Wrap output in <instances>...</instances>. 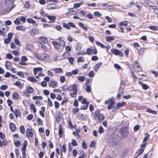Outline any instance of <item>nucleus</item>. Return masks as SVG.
Returning a JSON list of instances; mask_svg holds the SVG:
<instances>
[{
  "instance_id": "nucleus-1",
  "label": "nucleus",
  "mask_w": 158,
  "mask_h": 158,
  "mask_svg": "<svg viewBox=\"0 0 158 158\" xmlns=\"http://www.w3.org/2000/svg\"><path fill=\"white\" fill-rule=\"evenodd\" d=\"M34 89L32 87L30 86H27L25 90L23 91V93L26 96L28 97L30 96V94L32 93L34 91Z\"/></svg>"
},
{
  "instance_id": "nucleus-2",
  "label": "nucleus",
  "mask_w": 158,
  "mask_h": 158,
  "mask_svg": "<svg viewBox=\"0 0 158 158\" xmlns=\"http://www.w3.org/2000/svg\"><path fill=\"white\" fill-rule=\"evenodd\" d=\"M119 133L123 137H126L128 135V129L127 127H122L119 129Z\"/></svg>"
},
{
  "instance_id": "nucleus-3",
  "label": "nucleus",
  "mask_w": 158,
  "mask_h": 158,
  "mask_svg": "<svg viewBox=\"0 0 158 158\" xmlns=\"http://www.w3.org/2000/svg\"><path fill=\"white\" fill-rule=\"evenodd\" d=\"M63 89L65 91L66 90H68L69 91H73L75 92H77V89L76 85L74 84L72 85H70L68 88H65V86H63L62 87Z\"/></svg>"
},
{
  "instance_id": "nucleus-4",
  "label": "nucleus",
  "mask_w": 158,
  "mask_h": 158,
  "mask_svg": "<svg viewBox=\"0 0 158 158\" xmlns=\"http://www.w3.org/2000/svg\"><path fill=\"white\" fill-rule=\"evenodd\" d=\"M146 145V143H144L141 145L140 148L137 150L136 152V154H138V156H139L143 152Z\"/></svg>"
},
{
  "instance_id": "nucleus-5",
  "label": "nucleus",
  "mask_w": 158,
  "mask_h": 158,
  "mask_svg": "<svg viewBox=\"0 0 158 158\" xmlns=\"http://www.w3.org/2000/svg\"><path fill=\"white\" fill-rule=\"evenodd\" d=\"M14 0H6L5 4L7 6L10 8V10L9 12L12 9L13 7L12 6L13 2Z\"/></svg>"
},
{
  "instance_id": "nucleus-6",
  "label": "nucleus",
  "mask_w": 158,
  "mask_h": 158,
  "mask_svg": "<svg viewBox=\"0 0 158 158\" xmlns=\"http://www.w3.org/2000/svg\"><path fill=\"white\" fill-rule=\"evenodd\" d=\"M111 51L115 55H119L121 57L123 56V53L117 49L114 48Z\"/></svg>"
},
{
  "instance_id": "nucleus-7",
  "label": "nucleus",
  "mask_w": 158,
  "mask_h": 158,
  "mask_svg": "<svg viewBox=\"0 0 158 158\" xmlns=\"http://www.w3.org/2000/svg\"><path fill=\"white\" fill-rule=\"evenodd\" d=\"M38 33V30L35 28H33L30 31V34L31 36L34 37L35 35Z\"/></svg>"
},
{
  "instance_id": "nucleus-8",
  "label": "nucleus",
  "mask_w": 158,
  "mask_h": 158,
  "mask_svg": "<svg viewBox=\"0 0 158 158\" xmlns=\"http://www.w3.org/2000/svg\"><path fill=\"white\" fill-rule=\"evenodd\" d=\"M26 134L28 137H32L33 136V133L32 130L31 129H27L26 131Z\"/></svg>"
},
{
  "instance_id": "nucleus-9",
  "label": "nucleus",
  "mask_w": 158,
  "mask_h": 158,
  "mask_svg": "<svg viewBox=\"0 0 158 158\" xmlns=\"http://www.w3.org/2000/svg\"><path fill=\"white\" fill-rule=\"evenodd\" d=\"M49 85L50 87L55 88L57 86V83L56 81L51 80L49 83Z\"/></svg>"
},
{
  "instance_id": "nucleus-10",
  "label": "nucleus",
  "mask_w": 158,
  "mask_h": 158,
  "mask_svg": "<svg viewBox=\"0 0 158 158\" xmlns=\"http://www.w3.org/2000/svg\"><path fill=\"white\" fill-rule=\"evenodd\" d=\"M56 4L55 3H52L49 4L47 5V8L48 9H53L56 8Z\"/></svg>"
},
{
  "instance_id": "nucleus-11",
  "label": "nucleus",
  "mask_w": 158,
  "mask_h": 158,
  "mask_svg": "<svg viewBox=\"0 0 158 158\" xmlns=\"http://www.w3.org/2000/svg\"><path fill=\"white\" fill-rule=\"evenodd\" d=\"M47 17L48 19L50 20L51 22L53 23L55 21V20L56 18L55 16L48 15Z\"/></svg>"
},
{
  "instance_id": "nucleus-12",
  "label": "nucleus",
  "mask_w": 158,
  "mask_h": 158,
  "mask_svg": "<svg viewBox=\"0 0 158 158\" xmlns=\"http://www.w3.org/2000/svg\"><path fill=\"white\" fill-rule=\"evenodd\" d=\"M52 70L55 72L56 73H61L63 71V69L60 68H54L52 69Z\"/></svg>"
},
{
  "instance_id": "nucleus-13",
  "label": "nucleus",
  "mask_w": 158,
  "mask_h": 158,
  "mask_svg": "<svg viewBox=\"0 0 158 158\" xmlns=\"http://www.w3.org/2000/svg\"><path fill=\"white\" fill-rule=\"evenodd\" d=\"M16 29L18 30L25 31H26V28L24 26H18L16 27Z\"/></svg>"
},
{
  "instance_id": "nucleus-14",
  "label": "nucleus",
  "mask_w": 158,
  "mask_h": 158,
  "mask_svg": "<svg viewBox=\"0 0 158 158\" xmlns=\"http://www.w3.org/2000/svg\"><path fill=\"white\" fill-rule=\"evenodd\" d=\"M150 135L148 133H147L145 134V136L143 141V143H146V142L149 139Z\"/></svg>"
},
{
  "instance_id": "nucleus-15",
  "label": "nucleus",
  "mask_w": 158,
  "mask_h": 158,
  "mask_svg": "<svg viewBox=\"0 0 158 158\" xmlns=\"http://www.w3.org/2000/svg\"><path fill=\"white\" fill-rule=\"evenodd\" d=\"M9 127L10 129L12 131H15L16 129V127L15 124L13 123H10L9 124Z\"/></svg>"
},
{
  "instance_id": "nucleus-16",
  "label": "nucleus",
  "mask_w": 158,
  "mask_h": 158,
  "mask_svg": "<svg viewBox=\"0 0 158 158\" xmlns=\"http://www.w3.org/2000/svg\"><path fill=\"white\" fill-rule=\"evenodd\" d=\"M49 58L48 56L44 54H40V59L46 60Z\"/></svg>"
},
{
  "instance_id": "nucleus-17",
  "label": "nucleus",
  "mask_w": 158,
  "mask_h": 158,
  "mask_svg": "<svg viewBox=\"0 0 158 158\" xmlns=\"http://www.w3.org/2000/svg\"><path fill=\"white\" fill-rule=\"evenodd\" d=\"M52 44L54 45V47L55 49L58 50L59 48V45L58 42L56 41L52 42Z\"/></svg>"
},
{
  "instance_id": "nucleus-18",
  "label": "nucleus",
  "mask_w": 158,
  "mask_h": 158,
  "mask_svg": "<svg viewBox=\"0 0 158 158\" xmlns=\"http://www.w3.org/2000/svg\"><path fill=\"white\" fill-rule=\"evenodd\" d=\"M27 21L29 23H32L35 26H37V23H36L35 21L32 19L28 18L27 19Z\"/></svg>"
},
{
  "instance_id": "nucleus-19",
  "label": "nucleus",
  "mask_w": 158,
  "mask_h": 158,
  "mask_svg": "<svg viewBox=\"0 0 158 158\" xmlns=\"http://www.w3.org/2000/svg\"><path fill=\"white\" fill-rule=\"evenodd\" d=\"M102 64V63L101 62H98L96 64L94 68V70L95 71H97L98 69L101 66Z\"/></svg>"
},
{
  "instance_id": "nucleus-20",
  "label": "nucleus",
  "mask_w": 158,
  "mask_h": 158,
  "mask_svg": "<svg viewBox=\"0 0 158 158\" xmlns=\"http://www.w3.org/2000/svg\"><path fill=\"white\" fill-rule=\"evenodd\" d=\"M27 80L32 82H37V80L35 79L33 77H31L30 76H29L27 77Z\"/></svg>"
},
{
  "instance_id": "nucleus-21",
  "label": "nucleus",
  "mask_w": 158,
  "mask_h": 158,
  "mask_svg": "<svg viewBox=\"0 0 158 158\" xmlns=\"http://www.w3.org/2000/svg\"><path fill=\"white\" fill-rule=\"evenodd\" d=\"M126 103L125 102H122L121 103H118L116 105V109H119V107L123 106Z\"/></svg>"
},
{
  "instance_id": "nucleus-22",
  "label": "nucleus",
  "mask_w": 158,
  "mask_h": 158,
  "mask_svg": "<svg viewBox=\"0 0 158 158\" xmlns=\"http://www.w3.org/2000/svg\"><path fill=\"white\" fill-rule=\"evenodd\" d=\"M114 38L112 36H107L106 37V40L108 42H110L114 40Z\"/></svg>"
},
{
  "instance_id": "nucleus-23",
  "label": "nucleus",
  "mask_w": 158,
  "mask_h": 158,
  "mask_svg": "<svg viewBox=\"0 0 158 158\" xmlns=\"http://www.w3.org/2000/svg\"><path fill=\"white\" fill-rule=\"evenodd\" d=\"M146 111L153 114H156V111L155 110H153L150 108H148L146 110Z\"/></svg>"
},
{
  "instance_id": "nucleus-24",
  "label": "nucleus",
  "mask_w": 158,
  "mask_h": 158,
  "mask_svg": "<svg viewBox=\"0 0 158 158\" xmlns=\"http://www.w3.org/2000/svg\"><path fill=\"white\" fill-rule=\"evenodd\" d=\"M139 83L142 86L143 88L144 89H147L148 88V86L147 85L144 84L143 82H139Z\"/></svg>"
},
{
  "instance_id": "nucleus-25",
  "label": "nucleus",
  "mask_w": 158,
  "mask_h": 158,
  "mask_svg": "<svg viewBox=\"0 0 158 158\" xmlns=\"http://www.w3.org/2000/svg\"><path fill=\"white\" fill-rule=\"evenodd\" d=\"M77 13V10L76 9V10H72L70 11V13H66V15H68L69 14H71L72 15H75Z\"/></svg>"
},
{
  "instance_id": "nucleus-26",
  "label": "nucleus",
  "mask_w": 158,
  "mask_h": 158,
  "mask_svg": "<svg viewBox=\"0 0 158 158\" xmlns=\"http://www.w3.org/2000/svg\"><path fill=\"white\" fill-rule=\"evenodd\" d=\"M63 132V131L62 128V126L61 125H60L59 127V134L60 135V137L62 135Z\"/></svg>"
},
{
  "instance_id": "nucleus-27",
  "label": "nucleus",
  "mask_w": 158,
  "mask_h": 158,
  "mask_svg": "<svg viewBox=\"0 0 158 158\" xmlns=\"http://www.w3.org/2000/svg\"><path fill=\"white\" fill-rule=\"evenodd\" d=\"M14 113L15 114V116L16 118H17L18 116H20L21 113L17 109H15Z\"/></svg>"
},
{
  "instance_id": "nucleus-28",
  "label": "nucleus",
  "mask_w": 158,
  "mask_h": 158,
  "mask_svg": "<svg viewBox=\"0 0 158 158\" xmlns=\"http://www.w3.org/2000/svg\"><path fill=\"white\" fill-rule=\"evenodd\" d=\"M60 151L61 152H65L66 151V145L65 144H64L62 145V147L60 148Z\"/></svg>"
},
{
  "instance_id": "nucleus-29",
  "label": "nucleus",
  "mask_w": 158,
  "mask_h": 158,
  "mask_svg": "<svg viewBox=\"0 0 158 158\" xmlns=\"http://www.w3.org/2000/svg\"><path fill=\"white\" fill-rule=\"evenodd\" d=\"M92 49L90 48H88L86 52H85V54H88L89 55H90L92 53Z\"/></svg>"
},
{
  "instance_id": "nucleus-30",
  "label": "nucleus",
  "mask_w": 158,
  "mask_h": 158,
  "mask_svg": "<svg viewBox=\"0 0 158 158\" xmlns=\"http://www.w3.org/2000/svg\"><path fill=\"white\" fill-rule=\"evenodd\" d=\"M136 6L137 9L140 11L141 8V3L140 2H137L136 4Z\"/></svg>"
},
{
  "instance_id": "nucleus-31",
  "label": "nucleus",
  "mask_w": 158,
  "mask_h": 158,
  "mask_svg": "<svg viewBox=\"0 0 158 158\" xmlns=\"http://www.w3.org/2000/svg\"><path fill=\"white\" fill-rule=\"evenodd\" d=\"M69 56L70 53L68 52H65L63 54V57L64 59H66Z\"/></svg>"
},
{
  "instance_id": "nucleus-32",
  "label": "nucleus",
  "mask_w": 158,
  "mask_h": 158,
  "mask_svg": "<svg viewBox=\"0 0 158 158\" xmlns=\"http://www.w3.org/2000/svg\"><path fill=\"white\" fill-rule=\"evenodd\" d=\"M32 46L30 44H27L26 45V49L27 50L31 51L32 49Z\"/></svg>"
},
{
  "instance_id": "nucleus-33",
  "label": "nucleus",
  "mask_w": 158,
  "mask_h": 158,
  "mask_svg": "<svg viewBox=\"0 0 158 158\" xmlns=\"http://www.w3.org/2000/svg\"><path fill=\"white\" fill-rule=\"evenodd\" d=\"M96 44L97 45L100 46L102 48H105L104 45L99 41H96Z\"/></svg>"
},
{
  "instance_id": "nucleus-34",
  "label": "nucleus",
  "mask_w": 158,
  "mask_h": 158,
  "mask_svg": "<svg viewBox=\"0 0 158 158\" xmlns=\"http://www.w3.org/2000/svg\"><path fill=\"white\" fill-rule=\"evenodd\" d=\"M5 66L6 69H9L11 66L10 63L8 61H6Z\"/></svg>"
},
{
  "instance_id": "nucleus-35",
  "label": "nucleus",
  "mask_w": 158,
  "mask_h": 158,
  "mask_svg": "<svg viewBox=\"0 0 158 158\" xmlns=\"http://www.w3.org/2000/svg\"><path fill=\"white\" fill-rule=\"evenodd\" d=\"M20 130L21 133L22 134H24L25 133V128L23 126H21L20 127Z\"/></svg>"
},
{
  "instance_id": "nucleus-36",
  "label": "nucleus",
  "mask_w": 158,
  "mask_h": 158,
  "mask_svg": "<svg viewBox=\"0 0 158 158\" xmlns=\"http://www.w3.org/2000/svg\"><path fill=\"white\" fill-rule=\"evenodd\" d=\"M127 21H122L120 23L118 24V25H120L121 26L122 25H124L125 26H127Z\"/></svg>"
},
{
  "instance_id": "nucleus-37",
  "label": "nucleus",
  "mask_w": 158,
  "mask_h": 158,
  "mask_svg": "<svg viewBox=\"0 0 158 158\" xmlns=\"http://www.w3.org/2000/svg\"><path fill=\"white\" fill-rule=\"evenodd\" d=\"M149 28L150 29L153 30H157L158 31V27H157L155 26H149Z\"/></svg>"
},
{
  "instance_id": "nucleus-38",
  "label": "nucleus",
  "mask_w": 158,
  "mask_h": 158,
  "mask_svg": "<svg viewBox=\"0 0 158 158\" xmlns=\"http://www.w3.org/2000/svg\"><path fill=\"white\" fill-rule=\"evenodd\" d=\"M77 60L78 62H83L85 61V60L83 57L80 56L78 58Z\"/></svg>"
},
{
  "instance_id": "nucleus-39",
  "label": "nucleus",
  "mask_w": 158,
  "mask_h": 158,
  "mask_svg": "<svg viewBox=\"0 0 158 158\" xmlns=\"http://www.w3.org/2000/svg\"><path fill=\"white\" fill-rule=\"evenodd\" d=\"M14 22L16 24H19L21 23L20 20L19 19L17 18L14 21Z\"/></svg>"
},
{
  "instance_id": "nucleus-40",
  "label": "nucleus",
  "mask_w": 158,
  "mask_h": 158,
  "mask_svg": "<svg viewBox=\"0 0 158 158\" xmlns=\"http://www.w3.org/2000/svg\"><path fill=\"white\" fill-rule=\"evenodd\" d=\"M104 118V116L102 114H100L98 116V119L100 121L103 120Z\"/></svg>"
},
{
  "instance_id": "nucleus-41",
  "label": "nucleus",
  "mask_w": 158,
  "mask_h": 158,
  "mask_svg": "<svg viewBox=\"0 0 158 158\" xmlns=\"http://www.w3.org/2000/svg\"><path fill=\"white\" fill-rule=\"evenodd\" d=\"M104 132V131L103 129V127L101 126H100L99 128V130H98V132L99 133H100V134H102V133H103Z\"/></svg>"
},
{
  "instance_id": "nucleus-42",
  "label": "nucleus",
  "mask_w": 158,
  "mask_h": 158,
  "mask_svg": "<svg viewBox=\"0 0 158 158\" xmlns=\"http://www.w3.org/2000/svg\"><path fill=\"white\" fill-rule=\"evenodd\" d=\"M78 80L80 81H83L85 80V77L84 76H79L78 78Z\"/></svg>"
},
{
  "instance_id": "nucleus-43",
  "label": "nucleus",
  "mask_w": 158,
  "mask_h": 158,
  "mask_svg": "<svg viewBox=\"0 0 158 158\" xmlns=\"http://www.w3.org/2000/svg\"><path fill=\"white\" fill-rule=\"evenodd\" d=\"M40 40H41L42 42L44 43H46L48 42V40L46 38L44 37H41L40 38Z\"/></svg>"
},
{
  "instance_id": "nucleus-44",
  "label": "nucleus",
  "mask_w": 158,
  "mask_h": 158,
  "mask_svg": "<svg viewBox=\"0 0 158 158\" xmlns=\"http://www.w3.org/2000/svg\"><path fill=\"white\" fill-rule=\"evenodd\" d=\"M59 44L60 45L63 47H64L65 45V42L63 40H60L59 41Z\"/></svg>"
},
{
  "instance_id": "nucleus-45",
  "label": "nucleus",
  "mask_w": 158,
  "mask_h": 158,
  "mask_svg": "<svg viewBox=\"0 0 158 158\" xmlns=\"http://www.w3.org/2000/svg\"><path fill=\"white\" fill-rule=\"evenodd\" d=\"M40 13L41 14V15H43L44 16H45L47 17V16L48 15L47 14L45 13V12L42 9H41V10Z\"/></svg>"
},
{
  "instance_id": "nucleus-46",
  "label": "nucleus",
  "mask_w": 158,
  "mask_h": 158,
  "mask_svg": "<svg viewBox=\"0 0 158 158\" xmlns=\"http://www.w3.org/2000/svg\"><path fill=\"white\" fill-rule=\"evenodd\" d=\"M63 27L68 29H70L71 28L69 24V23L67 24L65 23H64L63 24Z\"/></svg>"
},
{
  "instance_id": "nucleus-47",
  "label": "nucleus",
  "mask_w": 158,
  "mask_h": 158,
  "mask_svg": "<svg viewBox=\"0 0 158 158\" xmlns=\"http://www.w3.org/2000/svg\"><path fill=\"white\" fill-rule=\"evenodd\" d=\"M31 108L33 112L35 113L36 112V108L33 104H31Z\"/></svg>"
},
{
  "instance_id": "nucleus-48",
  "label": "nucleus",
  "mask_w": 158,
  "mask_h": 158,
  "mask_svg": "<svg viewBox=\"0 0 158 158\" xmlns=\"http://www.w3.org/2000/svg\"><path fill=\"white\" fill-rule=\"evenodd\" d=\"M114 103H113V102L110 103L107 107L108 109H110L113 108L114 106Z\"/></svg>"
},
{
  "instance_id": "nucleus-49",
  "label": "nucleus",
  "mask_w": 158,
  "mask_h": 158,
  "mask_svg": "<svg viewBox=\"0 0 158 158\" xmlns=\"http://www.w3.org/2000/svg\"><path fill=\"white\" fill-rule=\"evenodd\" d=\"M94 14L95 16H97L98 17H100L102 15V14L98 11H95L94 12Z\"/></svg>"
},
{
  "instance_id": "nucleus-50",
  "label": "nucleus",
  "mask_w": 158,
  "mask_h": 158,
  "mask_svg": "<svg viewBox=\"0 0 158 158\" xmlns=\"http://www.w3.org/2000/svg\"><path fill=\"white\" fill-rule=\"evenodd\" d=\"M14 144L15 145L18 147H19L20 145V142L19 140H17L16 142H15Z\"/></svg>"
},
{
  "instance_id": "nucleus-51",
  "label": "nucleus",
  "mask_w": 158,
  "mask_h": 158,
  "mask_svg": "<svg viewBox=\"0 0 158 158\" xmlns=\"http://www.w3.org/2000/svg\"><path fill=\"white\" fill-rule=\"evenodd\" d=\"M8 88V86L6 85H2L0 87V89L2 90H5L6 89Z\"/></svg>"
},
{
  "instance_id": "nucleus-52",
  "label": "nucleus",
  "mask_w": 158,
  "mask_h": 158,
  "mask_svg": "<svg viewBox=\"0 0 158 158\" xmlns=\"http://www.w3.org/2000/svg\"><path fill=\"white\" fill-rule=\"evenodd\" d=\"M72 143L74 146H77V141L74 139H72Z\"/></svg>"
},
{
  "instance_id": "nucleus-53",
  "label": "nucleus",
  "mask_w": 158,
  "mask_h": 158,
  "mask_svg": "<svg viewBox=\"0 0 158 158\" xmlns=\"http://www.w3.org/2000/svg\"><path fill=\"white\" fill-rule=\"evenodd\" d=\"M89 103H87L85 105H83L82 106L81 109L82 110H86L88 106V104Z\"/></svg>"
},
{
  "instance_id": "nucleus-54",
  "label": "nucleus",
  "mask_w": 158,
  "mask_h": 158,
  "mask_svg": "<svg viewBox=\"0 0 158 158\" xmlns=\"http://www.w3.org/2000/svg\"><path fill=\"white\" fill-rule=\"evenodd\" d=\"M28 60L27 58L25 56H23L21 57V61L22 62H25Z\"/></svg>"
},
{
  "instance_id": "nucleus-55",
  "label": "nucleus",
  "mask_w": 158,
  "mask_h": 158,
  "mask_svg": "<svg viewBox=\"0 0 158 158\" xmlns=\"http://www.w3.org/2000/svg\"><path fill=\"white\" fill-rule=\"evenodd\" d=\"M77 92L73 91V92L71 93L70 94V95L72 97H76L77 95Z\"/></svg>"
},
{
  "instance_id": "nucleus-56",
  "label": "nucleus",
  "mask_w": 158,
  "mask_h": 158,
  "mask_svg": "<svg viewBox=\"0 0 158 158\" xmlns=\"http://www.w3.org/2000/svg\"><path fill=\"white\" fill-rule=\"evenodd\" d=\"M82 148L84 149H86L87 148V147L86 144L84 140H83V142L82 144Z\"/></svg>"
},
{
  "instance_id": "nucleus-57",
  "label": "nucleus",
  "mask_w": 158,
  "mask_h": 158,
  "mask_svg": "<svg viewBox=\"0 0 158 158\" xmlns=\"http://www.w3.org/2000/svg\"><path fill=\"white\" fill-rule=\"evenodd\" d=\"M12 54L15 56H18L19 54V52L18 51L15 50H13L12 52Z\"/></svg>"
},
{
  "instance_id": "nucleus-58",
  "label": "nucleus",
  "mask_w": 158,
  "mask_h": 158,
  "mask_svg": "<svg viewBox=\"0 0 158 158\" xmlns=\"http://www.w3.org/2000/svg\"><path fill=\"white\" fill-rule=\"evenodd\" d=\"M139 129V126L138 125H137L135 126L134 127V130L135 131H137Z\"/></svg>"
},
{
  "instance_id": "nucleus-59",
  "label": "nucleus",
  "mask_w": 158,
  "mask_h": 158,
  "mask_svg": "<svg viewBox=\"0 0 158 158\" xmlns=\"http://www.w3.org/2000/svg\"><path fill=\"white\" fill-rule=\"evenodd\" d=\"M13 98L17 99L19 98V94L17 93H15L13 95Z\"/></svg>"
},
{
  "instance_id": "nucleus-60",
  "label": "nucleus",
  "mask_w": 158,
  "mask_h": 158,
  "mask_svg": "<svg viewBox=\"0 0 158 158\" xmlns=\"http://www.w3.org/2000/svg\"><path fill=\"white\" fill-rule=\"evenodd\" d=\"M68 60L70 64H73L74 60V58L73 57H69L68 58Z\"/></svg>"
},
{
  "instance_id": "nucleus-61",
  "label": "nucleus",
  "mask_w": 158,
  "mask_h": 158,
  "mask_svg": "<svg viewBox=\"0 0 158 158\" xmlns=\"http://www.w3.org/2000/svg\"><path fill=\"white\" fill-rule=\"evenodd\" d=\"M136 66L137 69V72L141 71L142 70V69L139 64L136 65Z\"/></svg>"
},
{
  "instance_id": "nucleus-62",
  "label": "nucleus",
  "mask_w": 158,
  "mask_h": 158,
  "mask_svg": "<svg viewBox=\"0 0 158 158\" xmlns=\"http://www.w3.org/2000/svg\"><path fill=\"white\" fill-rule=\"evenodd\" d=\"M95 143L94 141H92L90 143V146L91 148H94L95 145Z\"/></svg>"
},
{
  "instance_id": "nucleus-63",
  "label": "nucleus",
  "mask_w": 158,
  "mask_h": 158,
  "mask_svg": "<svg viewBox=\"0 0 158 158\" xmlns=\"http://www.w3.org/2000/svg\"><path fill=\"white\" fill-rule=\"evenodd\" d=\"M65 49L66 51V52H70L71 51V47L68 46H66L65 47Z\"/></svg>"
},
{
  "instance_id": "nucleus-64",
  "label": "nucleus",
  "mask_w": 158,
  "mask_h": 158,
  "mask_svg": "<svg viewBox=\"0 0 158 158\" xmlns=\"http://www.w3.org/2000/svg\"><path fill=\"white\" fill-rule=\"evenodd\" d=\"M33 117V115L32 114H30L27 117V119L28 120H31Z\"/></svg>"
}]
</instances>
